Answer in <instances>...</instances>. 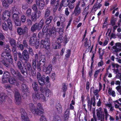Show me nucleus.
<instances>
[{
  "instance_id": "obj_1",
  "label": "nucleus",
  "mask_w": 121,
  "mask_h": 121,
  "mask_svg": "<svg viewBox=\"0 0 121 121\" xmlns=\"http://www.w3.org/2000/svg\"><path fill=\"white\" fill-rule=\"evenodd\" d=\"M37 76L39 84L41 86L43 87L45 83L44 82L45 79H46L47 82H49V78L48 76H47L46 77L44 75L42 76L39 73H37Z\"/></svg>"
},
{
  "instance_id": "obj_2",
  "label": "nucleus",
  "mask_w": 121,
  "mask_h": 121,
  "mask_svg": "<svg viewBox=\"0 0 121 121\" xmlns=\"http://www.w3.org/2000/svg\"><path fill=\"white\" fill-rule=\"evenodd\" d=\"M68 41L66 35H65L64 37L62 35H60L56 41V44L54 48L56 49L59 48V47L60 46V43L63 41H64V43H66L68 42Z\"/></svg>"
},
{
  "instance_id": "obj_3",
  "label": "nucleus",
  "mask_w": 121,
  "mask_h": 121,
  "mask_svg": "<svg viewBox=\"0 0 121 121\" xmlns=\"http://www.w3.org/2000/svg\"><path fill=\"white\" fill-rule=\"evenodd\" d=\"M35 92L33 93L32 96L33 99L36 100L40 99L43 101H46L44 95L42 94H40L38 91H35Z\"/></svg>"
},
{
  "instance_id": "obj_4",
  "label": "nucleus",
  "mask_w": 121,
  "mask_h": 121,
  "mask_svg": "<svg viewBox=\"0 0 121 121\" xmlns=\"http://www.w3.org/2000/svg\"><path fill=\"white\" fill-rule=\"evenodd\" d=\"M1 57L3 58L8 60V61L9 63L12 64L13 62V59L10 53L4 52L1 55Z\"/></svg>"
},
{
  "instance_id": "obj_5",
  "label": "nucleus",
  "mask_w": 121,
  "mask_h": 121,
  "mask_svg": "<svg viewBox=\"0 0 121 121\" xmlns=\"http://www.w3.org/2000/svg\"><path fill=\"white\" fill-rule=\"evenodd\" d=\"M17 66L18 68L20 70L21 73L24 76H26V75L25 74V73H26V74H28V73L26 68L25 66V67H23L22 66V64L20 61H17Z\"/></svg>"
},
{
  "instance_id": "obj_6",
  "label": "nucleus",
  "mask_w": 121,
  "mask_h": 121,
  "mask_svg": "<svg viewBox=\"0 0 121 121\" xmlns=\"http://www.w3.org/2000/svg\"><path fill=\"white\" fill-rule=\"evenodd\" d=\"M10 71L13 76L16 75L18 78L21 81L24 80V77L18 71H15L13 68L10 69Z\"/></svg>"
},
{
  "instance_id": "obj_7",
  "label": "nucleus",
  "mask_w": 121,
  "mask_h": 121,
  "mask_svg": "<svg viewBox=\"0 0 121 121\" xmlns=\"http://www.w3.org/2000/svg\"><path fill=\"white\" fill-rule=\"evenodd\" d=\"M45 57L44 56L42 55L40 57L39 61V65L38 66V65H37V64L36 65V68L39 71H40L41 70L40 65L42 64L41 62L43 63V66H45Z\"/></svg>"
},
{
  "instance_id": "obj_8",
  "label": "nucleus",
  "mask_w": 121,
  "mask_h": 121,
  "mask_svg": "<svg viewBox=\"0 0 121 121\" xmlns=\"http://www.w3.org/2000/svg\"><path fill=\"white\" fill-rule=\"evenodd\" d=\"M39 58L38 54H36L34 56V59H33L32 61V65L33 69L35 70L36 68V65H39Z\"/></svg>"
},
{
  "instance_id": "obj_9",
  "label": "nucleus",
  "mask_w": 121,
  "mask_h": 121,
  "mask_svg": "<svg viewBox=\"0 0 121 121\" xmlns=\"http://www.w3.org/2000/svg\"><path fill=\"white\" fill-rule=\"evenodd\" d=\"M40 89L42 92H43L44 91L45 95L48 97H50L52 94L51 91L47 87H43L41 86L40 88Z\"/></svg>"
},
{
  "instance_id": "obj_10",
  "label": "nucleus",
  "mask_w": 121,
  "mask_h": 121,
  "mask_svg": "<svg viewBox=\"0 0 121 121\" xmlns=\"http://www.w3.org/2000/svg\"><path fill=\"white\" fill-rule=\"evenodd\" d=\"M40 43L42 45L44 48L45 49H48L49 48L50 40L49 38L45 39L44 40L41 41Z\"/></svg>"
},
{
  "instance_id": "obj_11",
  "label": "nucleus",
  "mask_w": 121,
  "mask_h": 121,
  "mask_svg": "<svg viewBox=\"0 0 121 121\" xmlns=\"http://www.w3.org/2000/svg\"><path fill=\"white\" fill-rule=\"evenodd\" d=\"M20 112L21 114V117L22 119L24 121H30L27 116V114L24 109L22 108L20 109Z\"/></svg>"
},
{
  "instance_id": "obj_12",
  "label": "nucleus",
  "mask_w": 121,
  "mask_h": 121,
  "mask_svg": "<svg viewBox=\"0 0 121 121\" xmlns=\"http://www.w3.org/2000/svg\"><path fill=\"white\" fill-rule=\"evenodd\" d=\"M15 97L17 104L20 105L22 103L21 95L18 91L15 92Z\"/></svg>"
},
{
  "instance_id": "obj_13",
  "label": "nucleus",
  "mask_w": 121,
  "mask_h": 121,
  "mask_svg": "<svg viewBox=\"0 0 121 121\" xmlns=\"http://www.w3.org/2000/svg\"><path fill=\"white\" fill-rule=\"evenodd\" d=\"M9 82L11 84L18 86L19 85V82L14 77H12L8 80Z\"/></svg>"
},
{
  "instance_id": "obj_14",
  "label": "nucleus",
  "mask_w": 121,
  "mask_h": 121,
  "mask_svg": "<svg viewBox=\"0 0 121 121\" xmlns=\"http://www.w3.org/2000/svg\"><path fill=\"white\" fill-rule=\"evenodd\" d=\"M114 50L113 51L118 52L121 51V43H117L115 44V45L112 47Z\"/></svg>"
},
{
  "instance_id": "obj_15",
  "label": "nucleus",
  "mask_w": 121,
  "mask_h": 121,
  "mask_svg": "<svg viewBox=\"0 0 121 121\" xmlns=\"http://www.w3.org/2000/svg\"><path fill=\"white\" fill-rule=\"evenodd\" d=\"M114 50L113 51L118 52L121 51V43H117L115 44V45L112 47Z\"/></svg>"
},
{
  "instance_id": "obj_16",
  "label": "nucleus",
  "mask_w": 121,
  "mask_h": 121,
  "mask_svg": "<svg viewBox=\"0 0 121 121\" xmlns=\"http://www.w3.org/2000/svg\"><path fill=\"white\" fill-rule=\"evenodd\" d=\"M102 108H100L96 110L97 112V116L99 120H100L101 118H104V114L102 113Z\"/></svg>"
},
{
  "instance_id": "obj_17",
  "label": "nucleus",
  "mask_w": 121,
  "mask_h": 121,
  "mask_svg": "<svg viewBox=\"0 0 121 121\" xmlns=\"http://www.w3.org/2000/svg\"><path fill=\"white\" fill-rule=\"evenodd\" d=\"M48 34L50 36L55 37L56 35V32L55 27H53L51 29L48 30Z\"/></svg>"
},
{
  "instance_id": "obj_18",
  "label": "nucleus",
  "mask_w": 121,
  "mask_h": 121,
  "mask_svg": "<svg viewBox=\"0 0 121 121\" xmlns=\"http://www.w3.org/2000/svg\"><path fill=\"white\" fill-rule=\"evenodd\" d=\"M28 30V28L26 27L23 29L21 27H18L17 29V32L19 35H24Z\"/></svg>"
},
{
  "instance_id": "obj_19",
  "label": "nucleus",
  "mask_w": 121,
  "mask_h": 121,
  "mask_svg": "<svg viewBox=\"0 0 121 121\" xmlns=\"http://www.w3.org/2000/svg\"><path fill=\"white\" fill-rule=\"evenodd\" d=\"M52 65L51 64H49L47 68L45 66H43V70L46 74H50L52 71Z\"/></svg>"
},
{
  "instance_id": "obj_20",
  "label": "nucleus",
  "mask_w": 121,
  "mask_h": 121,
  "mask_svg": "<svg viewBox=\"0 0 121 121\" xmlns=\"http://www.w3.org/2000/svg\"><path fill=\"white\" fill-rule=\"evenodd\" d=\"M36 3L40 9L43 8L45 4L43 0H36Z\"/></svg>"
},
{
  "instance_id": "obj_21",
  "label": "nucleus",
  "mask_w": 121,
  "mask_h": 121,
  "mask_svg": "<svg viewBox=\"0 0 121 121\" xmlns=\"http://www.w3.org/2000/svg\"><path fill=\"white\" fill-rule=\"evenodd\" d=\"M23 58L25 61H27L29 58V54L26 50H24L22 52Z\"/></svg>"
},
{
  "instance_id": "obj_22",
  "label": "nucleus",
  "mask_w": 121,
  "mask_h": 121,
  "mask_svg": "<svg viewBox=\"0 0 121 121\" xmlns=\"http://www.w3.org/2000/svg\"><path fill=\"white\" fill-rule=\"evenodd\" d=\"M37 109H36V111L38 112L39 114H37L38 115H40L43 113V111H42L43 108L40 103H39L37 105Z\"/></svg>"
},
{
  "instance_id": "obj_23",
  "label": "nucleus",
  "mask_w": 121,
  "mask_h": 121,
  "mask_svg": "<svg viewBox=\"0 0 121 121\" xmlns=\"http://www.w3.org/2000/svg\"><path fill=\"white\" fill-rule=\"evenodd\" d=\"M29 107L32 113L36 114H39L38 112L36 111V109L35 108V107L33 104L31 103L29 104Z\"/></svg>"
},
{
  "instance_id": "obj_24",
  "label": "nucleus",
  "mask_w": 121,
  "mask_h": 121,
  "mask_svg": "<svg viewBox=\"0 0 121 121\" xmlns=\"http://www.w3.org/2000/svg\"><path fill=\"white\" fill-rule=\"evenodd\" d=\"M35 23L37 26L38 30H39L42 29V26L44 25V20L43 19H42L39 23Z\"/></svg>"
},
{
  "instance_id": "obj_25",
  "label": "nucleus",
  "mask_w": 121,
  "mask_h": 121,
  "mask_svg": "<svg viewBox=\"0 0 121 121\" xmlns=\"http://www.w3.org/2000/svg\"><path fill=\"white\" fill-rule=\"evenodd\" d=\"M81 11V8L75 7L74 11V14L75 16H77L79 15Z\"/></svg>"
},
{
  "instance_id": "obj_26",
  "label": "nucleus",
  "mask_w": 121,
  "mask_h": 121,
  "mask_svg": "<svg viewBox=\"0 0 121 121\" xmlns=\"http://www.w3.org/2000/svg\"><path fill=\"white\" fill-rule=\"evenodd\" d=\"M97 3H95V4L92 9V10H93L95 12L98 9H99L102 6L101 4H99H99H98Z\"/></svg>"
},
{
  "instance_id": "obj_27",
  "label": "nucleus",
  "mask_w": 121,
  "mask_h": 121,
  "mask_svg": "<svg viewBox=\"0 0 121 121\" xmlns=\"http://www.w3.org/2000/svg\"><path fill=\"white\" fill-rule=\"evenodd\" d=\"M56 108L58 112L61 113L62 111V107L59 103H56Z\"/></svg>"
},
{
  "instance_id": "obj_28",
  "label": "nucleus",
  "mask_w": 121,
  "mask_h": 121,
  "mask_svg": "<svg viewBox=\"0 0 121 121\" xmlns=\"http://www.w3.org/2000/svg\"><path fill=\"white\" fill-rule=\"evenodd\" d=\"M12 14H20L19 10L16 7L13 6L12 8Z\"/></svg>"
},
{
  "instance_id": "obj_29",
  "label": "nucleus",
  "mask_w": 121,
  "mask_h": 121,
  "mask_svg": "<svg viewBox=\"0 0 121 121\" xmlns=\"http://www.w3.org/2000/svg\"><path fill=\"white\" fill-rule=\"evenodd\" d=\"M9 43L12 47L16 46V41L14 39H11L9 40Z\"/></svg>"
},
{
  "instance_id": "obj_30",
  "label": "nucleus",
  "mask_w": 121,
  "mask_h": 121,
  "mask_svg": "<svg viewBox=\"0 0 121 121\" xmlns=\"http://www.w3.org/2000/svg\"><path fill=\"white\" fill-rule=\"evenodd\" d=\"M30 17L31 20L33 22H35L38 18L37 16L34 12L32 13Z\"/></svg>"
},
{
  "instance_id": "obj_31",
  "label": "nucleus",
  "mask_w": 121,
  "mask_h": 121,
  "mask_svg": "<svg viewBox=\"0 0 121 121\" xmlns=\"http://www.w3.org/2000/svg\"><path fill=\"white\" fill-rule=\"evenodd\" d=\"M69 0H62L60 3L62 4L64 7L67 6L69 3Z\"/></svg>"
},
{
  "instance_id": "obj_32",
  "label": "nucleus",
  "mask_w": 121,
  "mask_h": 121,
  "mask_svg": "<svg viewBox=\"0 0 121 121\" xmlns=\"http://www.w3.org/2000/svg\"><path fill=\"white\" fill-rule=\"evenodd\" d=\"M7 22L9 29L10 30H12V25L11 21L9 19H8L7 20Z\"/></svg>"
},
{
  "instance_id": "obj_33",
  "label": "nucleus",
  "mask_w": 121,
  "mask_h": 121,
  "mask_svg": "<svg viewBox=\"0 0 121 121\" xmlns=\"http://www.w3.org/2000/svg\"><path fill=\"white\" fill-rule=\"evenodd\" d=\"M38 86V84L36 82H34L33 83L32 86L35 91H38L39 89Z\"/></svg>"
},
{
  "instance_id": "obj_34",
  "label": "nucleus",
  "mask_w": 121,
  "mask_h": 121,
  "mask_svg": "<svg viewBox=\"0 0 121 121\" xmlns=\"http://www.w3.org/2000/svg\"><path fill=\"white\" fill-rule=\"evenodd\" d=\"M37 41V39H34L33 38L31 37L29 41L30 44L31 46H34V44Z\"/></svg>"
},
{
  "instance_id": "obj_35",
  "label": "nucleus",
  "mask_w": 121,
  "mask_h": 121,
  "mask_svg": "<svg viewBox=\"0 0 121 121\" xmlns=\"http://www.w3.org/2000/svg\"><path fill=\"white\" fill-rule=\"evenodd\" d=\"M31 12L32 10L31 9H28L26 12V16L29 17H30L32 14Z\"/></svg>"
},
{
  "instance_id": "obj_36",
  "label": "nucleus",
  "mask_w": 121,
  "mask_h": 121,
  "mask_svg": "<svg viewBox=\"0 0 121 121\" xmlns=\"http://www.w3.org/2000/svg\"><path fill=\"white\" fill-rule=\"evenodd\" d=\"M10 76V75L9 72L6 71L4 73L3 77L4 78H8Z\"/></svg>"
},
{
  "instance_id": "obj_37",
  "label": "nucleus",
  "mask_w": 121,
  "mask_h": 121,
  "mask_svg": "<svg viewBox=\"0 0 121 121\" xmlns=\"http://www.w3.org/2000/svg\"><path fill=\"white\" fill-rule=\"evenodd\" d=\"M21 86L22 89L23 91H24L25 92L27 91L28 88L25 84L24 83L22 84Z\"/></svg>"
},
{
  "instance_id": "obj_38",
  "label": "nucleus",
  "mask_w": 121,
  "mask_h": 121,
  "mask_svg": "<svg viewBox=\"0 0 121 121\" xmlns=\"http://www.w3.org/2000/svg\"><path fill=\"white\" fill-rule=\"evenodd\" d=\"M5 99V97L4 96L1 95L0 94V104L4 102Z\"/></svg>"
},
{
  "instance_id": "obj_39",
  "label": "nucleus",
  "mask_w": 121,
  "mask_h": 121,
  "mask_svg": "<svg viewBox=\"0 0 121 121\" xmlns=\"http://www.w3.org/2000/svg\"><path fill=\"white\" fill-rule=\"evenodd\" d=\"M50 12V10L48 9H47L45 11L44 17L45 18H46L49 15Z\"/></svg>"
},
{
  "instance_id": "obj_40",
  "label": "nucleus",
  "mask_w": 121,
  "mask_h": 121,
  "mask_svg": "<svg viewBox=\"0 0 121 121\" xmlns=\"http://www.w3.org/2000/svg\"><path fill=\"white\" fill-rule=\"evenodd\" d=\"M53 19V17L52 16H50L49 18H47L46 21L45 23L47 24H48L51 22Z\"/></svg>"
},
{
  "instance_id": "obj_41",
  "label": "nucleus",
  "mask_w": 121,
  "mask_h": 121,
  "mask_svg": "<svg viewBox=\"0 0 121 121\" xmlns=\"http://www.w3.org/2000/svg\"><path fill=\"white\" fill-rule=\"evenodd\" d=\"M89 5L86 7L84 9V11L82 13L83 14H86L87 15L89 13Z\"/></svg>"
},
{
  "instance_id": "obj_42",
  "label": "nucleus",
  "mask_w": 121,
  "mask_h": 121,
  "mask_svg": "<svg viewBox=\"0 0 121 121\" xmlns=\"http://www.w3.org/2000/svg\"><path fill=\"white\" fill-rule=\"evenodd\" d=\"M26 66L27 68H26L27 70H28L29 72L31 71L32 70V67L31 64L30 63L28 62L27 63Z\"/></svg>"
},
{
  "instance_id": "obj_43",
  "label": "nucleus",
  "mask_w": 121,
  "mask_h": 121,
  "mask_svg": "<svg viewBox=\"0 0 121 121\" xmlns=\"http://www.w3.org/2000/svg\"><path fill=\"white\" fill-rule=\"evenodd\" d=\"M27 48L28 49L29 54L32 56H33L34 55V54L32 48L29 46L27 47Z\"/></svg>"
},
{
  "instance_id": "obj_44",
  "label": "nucleus",
  "mask_w": 121,
  "mask_h": 121,
  "mask_svg": "<svg viewBox=\"0 0 121 121\" xmlns=\"http://www.w3.org/2000/svg\"><path fill=\"white\" fill-rule=\"evenodd\" d=\"M101 48H99V57L100 58L102 59H103L102 56L104 53V50H103L102 52L101 50Z\"/></svg>"
},
{
  "instance_id": "obj_45",
  "label": "nucleus",
  "mask_w": 121,
  "mask_h": 121,
  "mask_svg": "<svg viewBox=\"0 0 121 121\" xmlns=\"http://www.w3.org/2000/svg\"><path fill=\"white\" fill-rule=\"evenodd\" d=\"M20 14H12V18L13 21L19 19V15Z\"/></svg>"
},
{
  "instance_id": "obj_46",
  "label": "nucleus",
  "mask_w": 121,
  "mask_h": 121,
  "mask_svg": "<svg viewBox=\"0 0 121 121\" xmlns=\"http://www.w3.org/2000/svg\"><path fill=\"white\" fill-rule=\"evenodd\" d=\"M2 28L5 31H7L8 30V28L6 23L4 22L2 23Z\"/></svg>"
},
{
  "instance_id": "obj_47",
  "label": "nucleus",
  "mask_w": 121,
  "mask_h": 121,
  "mask_svg": "<svg viewBox=\"0 0 121 121\" xmlns=\"http://www.w3.org/2000/svg\"><path fill=\"white\" fill-rule=\"evenodd\" d=\"M30 29L31 31L33 32L35 31L36 30L38 29L37 26L36 25V23L32 25Z\"/></svg>"
},
{
  "instance_id": "obj_48",
  "label": "nucleus",
  "mask_w": 121,
  "mask_h": 121,
  "mask_svg": "<svg viewBox=\"0 0 121 121\" xmlns=\"http://www.w3.org/2000/svg\"><path fill=\"white\" fill-rule=\"evenodd\" d=\"M87 99L88 100L87 103L88 107L89 108H90V109L91 110V108L92 104V99L91 98V101L90 100L89 98H87Z\"/></svg>"
},
{
  "instance_id": "obj_49",
  "label": "nucleus",
  "mask_w": 121,
  "mask_h": 121,
  "mask_svg": "<svg viewBox=\"0 0 121 121\" xmlns=\"http://www.w3.org/2000/svg\"><path fill=\"white\" fill-rule=\"evenodd\" d=\"M64 25L62 24L60 26V27L59 28V33L60 35H62L63 33Z\"/></svg>"
},
{
  "instance_id": "obj_50",
  "label": "nucleus",
  "mask_w": 121,
  "mask_h": 121,
  "mask_svg": "<svg viewBox=\"0 0 121 121\" xmlns=\"http://www.w3.org/2000/svg\"><path fill=\"white\" fill-rule=\"evenodd\" d=\"M32 20L30 19H27L26 20V23L28 26H30L32 25Z\"/></svg>"
},
{
  "instance_id": "obj_51",
  "label": "nucleus",
  "mask_w": 121,
  "mask_h": 121,
  "mask_svg": "<svg viewBox=\"0 0 121 121\" xmlns=\"http://www.w3.org/2000/svg\"><path fill=\"white\" fill-rule=\"evenodd\" d=\"M15 24L17 26H20L21 24V21L19 19L14 21Z\"/></svg>"
},
{
  "instance_id": "obj_52",
  "label": "nucleus",
  "mask_w": 121,
  "mask_h": 121,
  "mask_svg": "<svg viewBox=\"0 0 121 121\" xmlns=\"http://www.w3.org/2000/svg\"><path fill=\"white\" fill-rule=\"evenodd\" d=\"M48 30H49V29H48V26L47 25L45 26H44L42 32L44 33L45 34L47 32V33H48Z\"/></svg>"
},
{
  "instance_id": "obj_53",
  "label": "nucleus",
  "mask_w": 121,
  "mask_h": 121,
  "mask_svg": "<svg viewBox=\"0 0 121 121\" xmlns=\"http://www.w3.org/2000/svg\"><path fill=\"white\" fill-rule=\"evenodd\" d=\"M2 1V4L3 6L6 7H8L9 6L6 1L4 0H1Z\"/></svg>"
},
{
  "instance_id": "obj_54",
  "label": "nucleus",
  "mask_w": 121,
  "mask_h": 121,
  "mask_svg": "<svg viewBox=\"0 0 121 121\" xmlns=\"http://www.w3.org/2000/svg\"><path fill=\"white\" fill-rule=\"evenodd\" d=\"M34 13L37 16L38 18L40 17L41 15V12L40 11H36Z\"/></svg>"
},
{
  "instance_id": "obj_55",
  "label": "nucleus",
  "mask_w": 121,
  "mask_h": 121,
  "mask_svg": "<svg viewBox=\"0 0 121 121\" xmlns=\"http://www.w3.org/2000/svg\"><path fill=\"white\" fill-rule=\"evenodd\" d=\"M53 121H61L60 117L56 115L53 117Z\"/></svg>"
},
{
  "instance_id": "obj_56",
  "label": "nucleus",
  "mask_w": 121,
  "mask_h": 121,
  "mask_svg": "<svg viewBox=\"0 0 121 121\" xmlns=\"http://www.w3.org/2000/svg\"><path fill=\"white\" fill-rule=\"evenodd\" d=\"M59 5V2H57L56 4L53 7V11L54 12L56 11L57 8L58 7Z\"/></svg>"
},
{
  "instance_id": "obj_57",
  "label": "nucleus",
  "mask_w": 121,
  "mask_h": 121,
  "mask_svg": "<svg viewBox=\"0 0 121 121\" xmlns=\"http://www.w3.org/2000/svg\"><path fill=\"white\" fill-rule=\"evenodd\" d=\"M1 63L5 66L7 67H9V65L4 60H1Z\"/></svg>"
},
{
  "instance_id": "obj_58",
  "label": "nucleus",
  "mask_w": 121,
  "mask_h": 121,
  "mask_svg": "<svg viewBox=\"0 0 121 121\" xmlns=\"http://www.w3.org/2000/svg\"><path fill=\"white\" fill-rule=\"evenodd\" d=\"M4 15L6 16L7 17H9L10 13L9 11L7 10H5L3 13Z\"/></svg>"
},
{
  "instance_id": "obj_59",
  "label": "nucleus",
  "mask_w": 121,
  "mask_h": 121,
  "mask_svg": "<svg viewBox=\"0 0 121 121\" xmlns=\"http://www.w3.org/2000/svg\"><path fill=\"white\" fill-rule=\"evenodd\" d=\"M0 39L3 41L5 39L4 34L1 32H0Z\"/></svg>"
},
{
  "instance_id": "obj_60",
  "label": "nucleus",
  "mask_w": 121,
  "mask_h": 121,
  "mask_svg": "<svg viewBox=\"0 0 121 121\" xmlns=\"http://www.w3.org/2000/svg\"><path fill=\"white\" fill-rule=\"evenodd\" d=\"M26 19V17L25 15H23L21 17V20L22 23H24L25 22Z\"/></svg>"
},
{
  "instance_id": "obj_61",
  "label": "nucleus",
  "mask_w": 121,
  "mask_h": 121,
  "mask_svg": "<svg viewBox=\"0 0 121 121\" xmlns=\"http://www.w3.org/2000/svg\"><path fill=\"white\" fill-rule=\"evenodd\" d=\"M45 34L41 32H39L38 34V37L39 38L43 37Z\"/></svg>"
},
{
  "instance_id": "obj_62",
  "label": "nucleus",
  "mask_w": 121,
  "mask_h": 121,
  "mask_svg": "<svg viewBox=\"0 0 121 121\" xmlns=\"http://www.w3.org/2000/svg\"><path fill=\"white\" fill-rule=\"evenodd\" d=\"M99 92V91L97 89H96L94 91V94L96 96V98L97 99L99 97V94L98 93Z\"/></svg>"
},
{
  "instance_id": "obj_63",
  "label": "nucleus",
  "mask_w": 121,
  "mask_h": 121,
  "mask_svg": "<svg viewBox=\"0 0 121 121\" xmlns=\"http://www.w3.org/2000/svg\"><path fill=\"white\" fill-rule=\"evenodd\" d=\"M22 43L23 45L25 47H26L27 48V47H29L26 41V40H24L23 41Z\"/></svg>"
},
{
  "instance_id": "obj_64",
  "label": "nucleus",
  "mask_w": 121,
  "mask_h": 121,
  "mask_svg": "<svg viewBox=\"0 0 121 121\" xmlns=\"http://www.w3.org/2000/svg\"><path fill=\"white\" fill-rule=\"evenodd\" d=\"M40 121H47L45 117L43 116H42L40 118Z\"/></svg>"
}]
</instances>
